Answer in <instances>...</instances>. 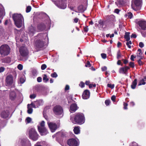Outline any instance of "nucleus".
<instances>
[{"label": "nucleus", "instance_id": "e2e57ef3", "mask_svg": "<svg viewBox=\"0 0 146 146\" xmlns=\"http://www.w3.org/2000/svg\"><path fill=\"white\" fill-rule=\"evenodd\" d=\"M131 37V38H135L137 37V35L136 34H132Z\"/></svg>", "mask_w": 146, "mask_h": 146}, {"label": "nucleus", "instance_id": "bf43d9fd", "mask_svg": "<svg viewBox=\"0 0 146 146\" xmlns=\"http://www.w3.org/2000/svg\"><path fill=\"white\" fill-rule=\"evenodd\" d=\"M139 46L140 47L142 48L144 47V44L142 42H141L139 43Z\"/></svg>", "mask_w": 146, "mask_h": 146}, {"label": "nucleus", "instance_id": "bb28decb", "mask_svg": "<svg viewBox=\"0 0 146 146\" xmlns=\"http://www.w3.org/2000/svg\"><path fill=\"white\" fill-rule=\"evenodd\" d=\"M73 130L75 134H78L80 133V130L79 128L78 127H75Z\"/></svg>", "mask_w": 146, "mask_h": 146}, {"label": "nucleus", "instance_id": "4c0bfd02", "mask_svg": "<svg viewBox=\"0 0 146 146\" xmlns=\"http://www.w3.org/2000/svg\"><path fill=\"white\" fill-rule=\"evenodd\" d=\"M129 65V66L132 68H133L135 67V64L134 62H130Z\"/></svg>", "mask_w": 146, "mask_h": 146}, {"label": "nucleus", "instance_id": "37998d69", "mask_svg": "<svg viewBox=\"0 0 146 146\" xmlns=\"http://www.w3.org/2000/svg\"><path fill=\"white\" fill-rule=\"evenodd\" d=\"M37 73V71L35 69H33L32 70V74L33 75L35 76L36 75Z\"/></svg>", "mask_w": 146, "mask_h": 146}, {"label": "nucleus", "instance_id": "b1692460", "mask_svg": "<svg viewBox=\"0 0 146 146\" xmlns=\"http://www.w3.org/2000/svg\"><path fill=\"white\" fill-rule=\"evenodd\" d=\"M137 81L136 79H135L132 82L131 85V87L132 89H135L137 85Z\"/></svg>", "mask_w": 146, "mask_h": 146}, {"label": "nucleus", "instance_id": "680f3d73", "mask_svg": "<svg viewBox=\"0 0 146 146\" xmlns=\"http://www.w3.org/2000/svg\"><path fill=\"white\" fill-rule=\"evenodd\" d=\"M116 98V97L115 96L113 95L112 96L111 98V99L112 101L114 102L115 101V99Z\"/></svg>", "mask_w": 146, "mask_h": 146}, {"label": "nucleus", "instance_id": "69168bd1", "mask_svg": "<svg viewBox=\"0 0 146 146\" xmlns=\"http://www.w3.org/2000/svg\"><path fill=\"white\" fill-rule=\"evenodd\" d=\"M120 10L118 9H115L114 10V12L117 14H118Z\"/></svg>", "mask_w": 146, "mask_h": 146}, {"label": "nucleus", "instance_id": "72a5a7b5", "mask_svg": "<svg viewBox=\"0 0 146 146\" xmlns=\"http://www.w3.org/2000/svg\"><path fill=\"white\" fill-rule=\"evenodd\" d=\"M111 103L110 100H106L105 101V103L106 106H109Z\"/></svg>", "mask_w": 146, "mask_h": 146}, {"label": "nucleus", "instance_id": "2eb2a0df", "mask_svg": "<svg viewBox=\"0 0 146 146\" xmlns=\"http://www.w3.org/2000/svg\"><path fill=\"white\" fill-rule=\"evenodd\" d=\"M107 19L108 22L111 25L113 24L114 22L116 21L115 17L112 15L108 16Z\"/></svg>", "mask_w": 146, "mask_h": 146}, {"label": "nucleus", "instance_id": "6e6d98bb", "mask_svg": "<svg viewBox=\"0 0 146 146\" xmlns=\"http://www.w3.org/2000/svg\"><path fill=\"white\" fill-rule=\"evenodd\" d=\"M79 85L80 86L81 88H83L84 87V86L85 84L84 83L82 82L80 83V84H79Z\"/></svg>", "mask_w": 146, "mask_h": 146}, {"label": "nucleus", "instance_id": "7ed1b4c3", "mask_svg": "<svg viewBox=\"0 0 146 146\" xmlns=\"http://www.w3.org/2000/svg\"><path fill=\"white\" fill-rule=\"evenodd\" d=\"M12 18L16 26L18 28H20L22 25V20L23 19L21 14L14 13L12 15Z\"/></svg>", "mask_w": 146, "mask_h": 146}, {"label": "nucleus", "instance_id": "c9c22d12", "mask_svg": "<svg viewBox=\"0 0 146 146\" xmlns=\"http://www.w3.org/2000/svg\"><path fill=\"white\" fill-rule=\"evenodd\" d=\"M114 86L115 85L114 84H107V86L111 89L113 88L114 87Z\"/></svg>", "mask_w": 146, "mask_h": 146}, {"label": "nucleus", "instance_id": "052dcab7", "mask_svg": "<svg viewBox=\"0 0 146 146\" xmlns=\"http://www.w3.org/2000/svg\"><path fill=\"white\" fill-rule=\"evenodd\" d=\"M101 69L102 71H105L107 70V67L106 66H104L102 67Z\"/></svg>", "mask_w": 146, "mask_h": 146}, {"label": "nucleus", "instance_id": "de8ad7c7", "mask_svg": "<svg viewBox=\"0 0 146 146\" xmlns=\"http://www.w3.org/2000/svg\"><path fill=\"white\" fill-rule=\"evenodd\" d=\"M66 134L64 132H61L60 133V136L62 137H66Z\"/></svg>", "mask_w": 146, "mask_h": 146}, {"label": "nucleus", "instance_id": "4468645a", "mask_svg": "<svg viewBox=\"0 0 146 146\" xmlns=\"http://www.w3.org/2000/svg\"><path fill=\"white\" fill-rule=\"evenodd\" d=\"M5 81L8 85H12L13 82V76L11 74L8 75L6 77Z\"/></svg>", "mask_w": 146, "mask_h": 146}, {"label": "nucleus", "instance_id": "f3484780", "mask_svg": "<svg viewBox=\"0 0 146 146\" xmlns=\"http://www.w3.org/2000/svg\"><path fill=\"white\" fill-rule=\"evenodd\" d=\"M36 30L35 27L32 25L29 26L28 28V33L31 36H33L36 32Z\"/></svg>", "mask_w": 146, "mask_h": 146}, {"label": "nucleus", "instance_id": "8fccbe9b", "mask_svg": "<svg viewBox=\"0 0 146 146\" xmlns=\"http://www.w3.org/2000/svg\"><path fill=\"white\" fill-rule=\"evenodd\" d=\"M5 70V68L3 67H0V73H2Z\"/></svg>", "mask_w": 146, "mask_h": 146}, {"label": "nucleus", "instance_id": "603ef678", "mask_svg": "<svg viewBox=\"0 0 146 146\" xmlns=\"http://www.w3.org/2000/svg\"><path fill=\"white\" fill-rule=\"evenodd\" d=\"M84 30L85 32L87 33L88 32V26H86L84 27Z\"/></svg>", "mask_w": 146, "mask_h": 146}, {"label": "nucleus", "instance_id": "f257e3e1", "mask_svg": "<svg viewBox=\"0 0 146 146\" xmlns=\"http://www.w3.org/2000/svg\"><path fill=\"white\" fill-rule=\"evenodd\" d=\"M44 35V33H41L38 34L37 35L38 39L35 41V46L37 51L42 50L44 46V42L43 41Z\"/></svg>", "mask_w": 146, "mask_h": 146}, {"label": "nucleus", "instance_id": "09e8293b", "mask_svg": "<svg viewBox=\"0 0 146 146\" xmlns=\"http://www.w3.org/2000/svg\"><path fill=\"white\" fill-rule=\"evenodd\" d=\"M101 56H102V58L103 59H105L107 57L106 55V54L105 53H102L101 54Z\"/></svg>", "mask_w": 146, "mask_h": 146}, {"label": "nucleus", "instance_id": "c03bdc74", "mask_svg": "<svg viewBox=\"0 0 146 146\" xmlns=\"http://www.w3.org/2000/svg\"><path fill=\"white\" fill-rule=\"evenodd\" d=\"M47 67V66L45 64H43L41 66V69L42 70H43L45 69Z\"/></svg>", "mask_w": 146, "mask_h": 146}, {"label": "nucleus", "instance_id": "412c9836", "mask_svg": "<svg viewBox=\"0 0 146 146\" xmlns=\"http://www.w3.org/2000/svg\"><path fill=\"white\" fill-rule=\"evenodd\" d=\"M78 108L77 104H72L70 106V109L71 111L75 112L78 109Z\"/></svg>", "mask_w": 146, "mask_h": 146}, {"label": "nucleus", "instance_id": "cd10ccee", "mask_svg": "<svg viewBox=\"0 0 146 146\" xmlns=\"http://www.w3.org/2000/svg\"><path fill=\"white\" fill-rule=\"evenodd\" d=\"M43 80L45 82H46L49 80V79L47 78V76L46 74H44L43 75Z\"/></svg>", "mask_w": 146, "mask_h": 146}, {"label": "nucleus", "instance_id": "ddd939ff", "mask_svg": "<svg viewBox=\"0 0 146 146\" xmlns=\"http://www.w3.org/2000/svg\"><path fill=\"white\" fill-rule=\"evenodd\" d=\"M48 126L52 132H54L57 129V127L56 124L52 122L48 123Z\"/></svg>", "mask_w": 146, "mask_h": 146}, {"label": "nucleus", "instance_id": "f03ea898", "mask_svg": "<svg viewBox=\"0 0 146 146\" xmlns=\"http://www.w3.org/2000/svg\"><path fill=\"white\" fill-rule=\"evenodd\" d=\"M70 120L75 124H81L84 123L85 117L83 113H79L75 114L74 117H71Z\"/></svg>", "mask_w": 146, "mask_h": 146}, {"label": "nucleus", "instance_id": "13d9d810", "mask_svg": "<svg viewBox=\"0 0 146 146\" xmlns=\"http://www.w3.org/2000/svg\"><path fill=\"white\" fill-rule=\"evenodd\" d=\"M37 81L38 82H41L42 81V78L40 77H39L37 78Z\"/></svg>", "mask_w": 146, "mask_h": 146}, {"label": "nucleus", "instance_id": "79ce46f5", "mask_svg": "<svg viewBox=\"0 0 146 146\" xmlns=\"http://www.w3.org/2000/svg\"><path fill=\"white\" fill-rule=\"evenodd\" d=\"M137 62H138V64H139V66H141V65H142L143 64H144V62H142L141 60H140V59H139L138 61H137Z\"/></svg>", "mask_w": 146, "mask_h": 146}, {"label": "nucleus", "instance_id": "20e7f679", "mask_svg": "<svg viewBox=\"0 0 146 146\" xmlns=\"http://www.w3.org/2000/svg\"><path fill=\"white\" fill-rule=\"evenodd\" d=\"M28 136L29 138L33 141L37 140L39 136L36 131L34 128H31L29 129Z\"/></svg>", "mask_w": 146, "mask_h": 146}, {"label": "nucleus", "instance_id": "f8f14e48", "mask_svg": "<svg viewBox=\"0 0 146 146\" xmlns=\"http://www.w3.org/2000/svg\"><path fill=\"white\" fill-rule=\"evenodd\" d=\"M130 69V67L126 66L122 67H121L119 69V72L120 74H122L127 75L128 73V70Z\"/></svg>", "mask_w": 146, "mask_h": 146}, {"label": "nucleus", "instance_id": "9b49d317", "mask_svg": "<svg viewBox=\"0 0 146 146\" xmlns=\"http://www.w3.org/2000/svg\"><path fill=\"white\" fill-rule=\"evenodd\" d=\"M67 144L69 146H78L77 141L74 138L70 139L68 140Z\"/></svg>", "mask_w": 146, "mask_h": 146}, {"label": "nucleus", "instance_id": "0eeeda50", "mask_svg": "<svg viewBox=\"0 0 146 146\" xmlns=\"http://www.w3.org/2000/svg\"><path fill=\"white\" fill-rule=\"evenodd\" d=\"M142 3V0H132L131 6L134 10L137 11L141 9Z\"/></svg>", "mask_w": 146, "mask_h": 146}, {"label": "nucleus", "instance_id": "aec40b11", "mask_svg": "<svg viewBox=\"0 0 146 146\" xmlns=\"http://www.w3.org/2000/svg\"><path fill=\"white\" fill-rule=\"evenodd\" d=\"M2 63H10L11 61V58L9 57H7L5 58L1 59Z\"/></svg>", "mask_w": 146, "mask_h": 146}, {"label": "nucleus", "instance_id": "58836bf2", "mask_svg": "<svg viewBox=\"0 0 146 146\" xmlns=\"http://www.w3.org/2000/svg\"><path fill=\"white\" fill-rule=\"evenodd\" d=\"M17 68L19 70H22L23 69V66L21 64H19L17 66Z\"/></svg>", "mask_w": 146, "mask_h": 146}, {"label": "nucleus", "instance_id": "a211bd4d", "mask_svg": "<svg viewBox=\"0 0 146 146\" xmlns=\"http://www.w3.org/2000/svg\"><path fill=\"white\" fill-rule=\"evenodd\" d=\"M9 110H4L1 112V116L3 118L6 119L9 115Z\"/></svg>", "mask_w": 146, "mask_h": 146}, {"label": "nucleus", "instance_id": "2f4dec72", "mask_svg": "<svg viewBox=\"0 0 146 146\" xmlns=\"http://www.w3.org/2000/svg\"><path fill=\"white\" fill-rule=\"evenodd\" d=\"M117 58L118 59H120L121 57V54L119 50H118L117 52Z\"/></svg>", "mask_w": 146, "mask_h": 146}, {"label": "nucleus", "instance_id": "c756f323", "mask_svg": "<svg viewBox=\"0 0 146 146\" xmlns=\"http://www.w3.org/2000/svg\"><path fill=\"white\" fill-rule=\"evenodd\" d=\"M146 84L145 82V80L144 79H143L141 80L139 82L138 86H140L142 85H145Z\"/></svg>", "mask_w": 146, "mask_h": 146}, {"label": "nucleus", "instance_id": "e433bc0d", "mask_svg": "<svg viewBox=\"0 0 146 146\" xmlns=\"http://www.w3.org/2000/svg\"><path fill=\"white\" fill-rule=\"evenodd\" d=\"M51 76L53 78H56L57 77L58 75L56 72H54L51 74Z\"/></svg>", "mask_w": 146, "mask_h": 146}, {"label": "nucleus", "instance_id": "5fc2aeb1", "mask_svg": "<svg viewBox=\"0 0 146 146\" xmlns=\"http://www.w3.org/2000/svg\"><path fill=\"white\" fill-rule=\"evenodd\" d=\"M96 86V84H90L89 85V88H90L92 87H95Z\"/></svg>", "mask_w": 146, "mask_h": 146}, {"label": "nucleus", "instance_id": "f704fd0d", "mask_svg": "<svg viewBox=\"0 0 146 146\" xmlns=\"http://www.w3.org/2000/svg\"><path fill=\"white\" fill-rule=\"evenodd\" d=\"M31 120L32 119L31 117H28L26 118L25 121L27 123H29L31 122Z\"/></svg>", "mask_w": 146, "mask_h": 146}, {"label": "nucleus", "instance_id": "338daca9", "mask_svg": "<svg viewBox=\"0 0 146 146\" xmlns=\"http://www.w3.org/2000/svg\"><path fill=\"white\" fill-rule=\"evenodd\" d=\"M69 88H70V87H69V86L67 85L65 86V90L66 91L68 90H69Z\"/></svg>", "mask_w": 146, "mask_h": 146}, {"label": "nucleus", "instance_id": "a878e982", "mask_svg": "<svg viewBox=\"0 0 146 146\" xmlns=\"http://www.w3.org/2000/svg\"><path fill=\"white\" fill-rule=\"evenodd\" d=\"M115 4L118 6L123 5L124 4L123 0H117L115 3Z\"/></svg>", "mask_w": 146, "mask_h": 146}, {"label": "nucleus", "instance_id": "393cba45", "mask_svg": "<svg viewBox=\"0 0 146 146\" xmlns=\"http://www.w3.org/2000/svg\"><path fill=\"white\" fill-rule=\"evenodd\" d=\"M9 97L11 100H14L16 98V94L14 92H11L10 94Z\"/></svg>", "mask_w": 146, "mask_h": 146}, {"label": "nucleus", "instance_id": "1a4fd4ad", "mask_svg": "<svg viewBox=\"0 0 146 146\" xmlns=\"http://www.w3.org/2000/svg\"><path fill=\"white\" fill-rule=\"evenodd\" d=\"M19 52L21 56L23 57L27 56L29 54L27 48L25 47H21L19 49Z\"/></svg>", "mask_w": 146, "mask_h": 146}, {"label": "nucleus", "instance_id": "0e129e2a", "mask_svg": "<svg viewBox=\"0 0 146 146\" xmlns=\"http://www.w3.org/2000/svg\"><path fill=\"white\" fill-rule=\"evenodd\" d=\"M135 58V56H134L133 55H132L131 56L130 59L132 61H134V58Z\"/></svg>", "mask_w": 146, "mask_h": 146}, {"label": "nucleus", "instance_id": "a18cd8bd", "mask_svg": "<svg viewBox=\"0 0 146 146\" xmlns=\"http://www.w3.org/2000/svg\"><path fill=\"white\" fill-rule=\"evenodd\" d=\"M130 146H139L137 143L135 142H132L130 144Z\"/></svg>", "mask_w": 146, "mask_h": 146}, {"label": "nucleus", "instance_id": "4d7b16f0", "mask_svg": "<svg viewBox=\"0 0 146 146\" xmlns=\"http://www.w3.org/2000/svg\"><path fill=\"white\" fill-rule=\"evenodd\" d=\"M122 60L123 61V63L124 64H126L128 62V61L127 60L125 59H123Z\"/></svg>", "mask_w": 146, "mask_h": 146}, {"label": "nucleus", "instance_id": "423d86ee", "mask_svg": "<svg viewBox=\"0 0 146 146\" xmlns=\"http://www.w3.org/2000/svg\"><path fill=\"white\" fill-rule=\"evenodd\" d=\"M10 49L7 44L3 45L0 47V53L4 56L8 55L10 53Z\"/></svg>", "mask_w": 146, "mask_h": 146}, {"label": "nucleus", "instance_id": "3c124183", "mask_svg": "<svg viewBox=\"0 0 146 146\" xmlns=\"http://www.w3.org/2000/svg\"><path fill=\"white\" fill-rule=\"evenodd\" d=\"M36 96V95L35 94H33L31 95L30 96V98L31 99H34L35 98Z\"/></svg>", "mask_w": 146, "mask_h": 146}, {"label": "nucleus", "instance_id": "6ab92c4d", "mask_svg": "<svg viewBox=\"0 0 146 146\" xmlns=\"http://www.w3.org/2000/svg\"><path fill=\"white\" fill-rule=\"evenodd\" d=\"M46 25L43 23H41L38 25L37 29L39 31H42L44 30L46 28Z\"/></svg>", "mask_w": 146, "mask_h": 146}, {"label": "nucleus", "instance_id": "ea45409f", "mask_svg": "<svg viewBox=\"0 0 146 146\" xmlns=\"http://www.w3.org/2000/svg\"><path fill=\"white\" fill-rule=\"evenodd\" d=\"M91 66V64L89 61L87 62L86 63L85 65V66L86 67H90Z\"/></svg>", "mask_w": 146, "mask_h": 146}, {"label": "nucleus", "instance_id": "5701e85b", "mask_svg": "<svg viewBox=\"0 0 146 146\" xmlns=\"http://www.w3.org/2000/svg\"><path fill=\"white\" fill-rule=\"evenodd\" d=\"M130 33L129 32H126L124 36V38L126 39V40L128 42L130 39Z\"/></svg>", "mask_w": 146, "mask_h": 146}, {"label": "nucleus", "instance_id": "49530a36", "mask_svg": "<svg viewBox=\"0 0 146 146\" xmlns=\"http://www.w3.org/2000/svg\"><path fill=\"white\" fill-rule=\"evenodd\" d=\"M141 34L143 37H144L146 36V32L143 31H141Z\"/></svg>", "mask_w": 146, "mask_h": 146}, {"label": "nucleus", "instance_id": "9d476101", "mask_svg": "<svg viewBox=\"0 0 146 146\" xmlns=\"http://www.w3.org/2000/svg\"><path fill=\"white\" fill-rule=\"evenodd\" d=\"M136 23L138 24L141 28V29L146 30V21L144 20H141L136 22Z\"/></svg>", "mask_w": 146, "mask_h": 146}, {"label": "nucleus", "instance_id": "a19ab883", "mask_svg": "<svg viewBox=\"0 0 146 146\" xmlns=\"http://www.w3.org/2000/svg\"><path fill=\"white\" fill-rule=\"evenodd\" d=\"M127 15L129 19H131L133 17V14L129 12L127 13Z\"/></svg>", "mask_w": 146, "mask_h": 146}, {"label": "nucleus", "instance_id": "473e14b6", "mask_svg": "<svg viewBox=\"0 0 146 146\" xmlns=\"http://www.w3.org/2000/svg\"><path fill=\"white\" fill-rule=\"evenodd\" d=\"M31 9V6H28L26 8V12L27 13L29 12Z\"/></svg>", "mask_w": 146, "mask_h": 146}, {"label": "nucleus", "instance_id": "7c9ffc66", "mask_svg": "<svg viewBox=\"0 0 146 146\" xmlns=\"http://www.w3.org/2000/svg\"><path fill=\"white\" fill-rule=\"evenodd\" d=\"M4 13H5L4 9L0 8V18L3 15Z\"/></svg>", "mask_w": 146, "mask_h": 146}, {"label": "nucleus", "instance_id": "4be33fe9", "mask_svg": "<svg viewBox=\"0 0 146 146\" xmlns=\"http://www.w3.org/2000/svg\"><path fill=\"white\" fill-rule=\"evenodd\" d=\"M78 12L75 11H74L76 12H83L86 10V9L84 8L83 5H81L78 7Z\"/></svg>", "mask_w": 146, "mask_h": 146}, {"label": "nucleus", "instance_id": "c85d7f7f", "mask_svg": "<svg viewBox=\"0 0 146 146\" xmlns=\"http://www.w3.org/2000/svg\"><path fill=\"white\" fill-rule=\"evenodd\" d=\"M29 106H30L29 104H28L27 105V108L28 110H27V113L29 114H31L32 113L33 110L32 108H29Z\"/></svg>", "mask_w": 146, "mask_h": 146}, {"label": "nucleus", "instance_id": "39448f33", "mask_svg": "<svg viewBox=\"0 0 146 146\" xmlns=\"http://www.w3.org/2000/svg\"><path fill=\"white\" fill-rule=\"evenodd\" d=\"M38 130L41 136L45 135L48 133V131L45 127V122L42 121L40 123V125L37 126Z\"/></svg>", "mask_w": 146, "mask_h": 146}, {"label": "nucleus", "instance_id": "864d4df0", "mask_svg": "<svg viewBox=\"0 0 146 146\" xmlns=\"http://www.w3.org/2000/svg\"><path fill=\"white\" fill-rule=\"evenodd\" d=\"M123 106H124V109L125 110H126L127 109V107L128 106V104L126 103H123Z\"/></svg>", "mask_w": 146, "mask_h": 146}, {"label": "nucleus", "instance_id": "774afa93", "mask_svg": "<svg viewBox=\"0 0 146 146\" xmlns=\"http://www.w3.org/2000/svg\"><path fill=\"white\" fill-rule=\"evenodd\" d=\"M122 44L121 42H117V47H119L120 46H121Z\"/></svg>", "mask_w": 146, "mask_h": 146}, {"label": "nucleus", "instance_id": "6e6552de", "mask_svg": "<svg viewBox=\"0 0 146 146\" xmlns=\"http://www.w3.org/2000/svg\"><path fill=\"white\" fill-rule=\"evenodd\" d=\"M53 111L55 114L60 115L63 111L62 107L60 105H56L53 108Z\"/></svg>", "mask_w": 146, "mask_h": 146}, {"label": "nucleus", "instance_id": "dca6fc26", "mask_svg": "<svg viewBox=\"0 0 146 146\" xmlns=\"http://www.w3.org/2000/svg\"><path fill=\"white\" fill-rule=\"evenodd\" d=\"M90 92L88 90H85L82 95V97L84 99L86 100L89 98L90 96Z\"/></svg>", "mask_w": 146, "mask_h": 146}]
</instances>
